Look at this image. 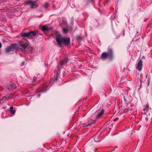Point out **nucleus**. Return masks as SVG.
<instances>
[{"mask_svg": "<svg viewBox=\"0 0 152 152\" xmlns=\"http://www.w3.org/2000/svg\"><path fill=\"white\" fill-rule=\"evenodd\" d=\"M56 40L59 45H61L62 43L67 45L70 42V39L69 38L62 37L61 35H60L57 36L56 37Z\"/></svg>", "mask_w": 152, "mask_h": 152, "instance_id": "obj_1", "label": "nucleus"}, {"mask_svg": "<svg viewBox=\"0 0 152 152\" xmlns=\"http://www.w3.org/2000/svg\"><path fill=\"white\" fill-rule=\"evenodd\" d=\"M108 53L104 52L101 55V58L102 59H105L108 58L112 59L113 58V51L112 49L109 47L108 48Z\"/></svg>", "mask_w": 152, "mask_h": 152, "instance_id": "obj_2", "label": "nucleus"}, {"mask_svg": "<svg viewBox=\"0 0 152 152\" xmlns=\"http://www.w3.org/2000/svg\"><path fill=\"white\" fill-rule=\"evenodd\" d=\"M20 45L22 47L24 50H26L28 47L29 45V42L27 40L23 39L22 40L18 42Z\"/></svg>", "mask_w": 152, "mask_h": 152, "instance_id": "obj_3", "label": "nucleus"}, {"mask_svg": "<svg viewBox=\"0 0 152 152\" xmlns=\"http://www.w3.org/2000/svg\"><path fill=\"white\" fill-rule=\"evenodd\" d=\"M17 45L16 43L12 44L10 46L7 47L5 49L6 53H9L14 51L16 49Z\"/></svg>", "mask_w": 152, "mask_h": 152, "instance_id": "obj_4", "label": "nucleus"}, {"mask_svg": "<svg viewBox=\"0 0 152 152\" xmlns=\"http://www.w3.org/2000/svg\"><path fill=\"white\" fill-rule=\"evenodd\" d=\"M49 87L47 85H43L37 89V93L45 92L49 88Z\"/></svg>", "mask_w": 152, "mask_h": 152, "instance_id": "obj_5", "label": "nucleus"}, {"mask_svg": "<svg viewBox=\"0 0 152 152\" xmlns=\"http://www.w3.org/2000/svg\"><path fill=\"white\" fill-rule=\"evenodd\" d=\"M26 4L29 5L31 9L35 8L37 6V2L34 1H27L26 2Z\"/></svg>", "mask_w": 152, "mask_h": 152, "instance_id": "obj_6", "label": "nucleus"}, {"mask_svg": "<svg viewBox=\"0 0 152 152\" xmlns=\"http://www.w3.org/2000/svg\"><path fill=\"white\" fill-rule=\"evenodd\" d=\"M142 61L141 60H139L136 65L137 69L139 71H141L142 69Z\"/></svg>", "mask_w": 152, "mask_h": 152, "instance_id": "obj_7", "label": "nucleus"}, {"mask_svg": "<svg viewBox=\"0 0 152 152\" xmlns=\"http://www.w3.org/2000/svg\"><path fill=\"white\" fill-rule=\"evenodd\" d=\"M104 110H102L100 113H99L98 114H97L98 113L96 112V114H97V115L96 116L97 117V118H98L100 117L101 116L103 115V113H104Z\"/></svg>", "mask_w": 152, "mask_h": 152, "instance_id": "obj_8", "label": "nucleus"}, {"mask_svg": "<svg viewBox=\"0 0 152 152\" xmlns=\"http://www.w3.org/2000/svg\"><path fill=\"white\" fill-rule=\"evenodd\" d=\"M16 88L15 85V84L10 85L8 86L7 88L9 90H10L15 88Z\"/></svg>", "mask_w": 152, "mask_h": 152, "instance_id": "obj_9", "label": "nucleus"}, {"mask_svg": "<svg viewBox=\"0 0 152 152\" xmlns=\"http://www.w3.org/2000/svg\"><path fill=\"white\" fill-rule=\"evenodd\" d=\"M67 61L68 59L65 58L63 60L61 61L60 64L61 65L63 66L64 65L66 64L67 63Z\"/></svg>", "mask_w": 152, "mask_h": 152, "instance_id": "obj_10", "label": "nucleus"}, {"mask_svg": "<svg viewBox=\"0 0 152 152\" xmlns=\"http://www.w3.org/2000/svg\"><path fill=\"white\" fill-rule=\"evenodd\" d=\"M67 61L68 59L65 58L63 60L61 61L60 64L61 65L63 66L64 65L66 64L67 63Z\"/></svg>", "mask_w": 152, "mask_h": 152, "instance_id": "obj_11", "label": "nucleus"}, {"mask_svg": "<svg viewBox=\"0 0 152 152\" xmlns=\"http://www.w3.org/2000/svg\"><path fill=\"white\" fill-rule=\"evenodd\" d=\"M30 35V33L29 32L28 33H25L22 34L21 36L23 37H28Z\"/></svg>", "mask_w": 152, "mask_h": 152, "instance_id": "obj_12", "label": "nucleus"}, {"mask_svg": "<svg viewBox=\"0 0 152 152\" xmlns=\"http://www.w3.org/2000/svg\"><path fill=\"white\" fill-rule=\"evenodd\" d=\"M49 28L45 26H43L42 28V30L43 31H47L49 30Z\"/></svg>", "mask_w": 152, "mask_h": 152, "instance_id": "obj_13", "label": "nucleus"}, {"mask_svg": "<svg viewBox=\"0 0 152 152\" xmlns=\"http://www.w3.org/2000/svg\"><path fill=\"white\" fill-rule=\"evenodd\" d=\"M9 99V97L8 96H4L2 97V100L5 101L8 100Z\"/></svg>", "mask_w": 152, "mask_h": 152, "instance_id": "obj_14", "label": "nucleus"}, {"mask_svg": "<svg viewBox=\"0 0 152 152\" xmlns=\"http://www.w3.org/2000/svg\"><path fill=\"white\" fill-rule=\"evenodd\" d=\"M29 32L30 33V35L32 34L33 36H34L36 34V32L34 31H31Z\"/></svg>", "mask_w": 152, "mask_h": 152, "instance_id": "obj_15", "label": "nucleus"}, {"mask_svg": "<svg viewBox=\"0 0 152 152\" xmlns=\"http://www.w3.org/2000/svg\"><path fill=\"white\" fill-rule=\"evenodd\" d=\"M63 32L65 33H66L68 31V30L65 28H64L63 29Z\"/></svg>", "mask_w": 152, "mask_h": 152, "instance_id": "obj_16", "label": "nucleus"}, {"mask_svg": "<svg viewBox=\"0 0 152 152\" xmlns=\"http://www.w3.org/2000/svg\"><path fill=\"white\" fill-rule=\"evenodd\" d=\"M49 4L48 3H47L45 4L44 6L45 8H47L49 6Z\"/></svg>", "mask_w": 152, "mask_h": 152, "instance_id": "obj_17", "label": "nucleus"}, {"mask_svg": "<svg viewBox=\"0 0 152 152\" xmlns=\"http://www.w3.org/2000/svg\"><path fill=\"white\" fill-rule=\"evenodd\" d=\"M56 77L55 78V80L57 81L58 79V74L57 73H56Z\"/></svg>", "mask_w": 152, "mask_h": 152, "instance_id": "obj_18", "label": "nucleus"}, {"mask_svg": "<svg viewBox=\"0 0 152 152\" xmlns=\"http://www.w3.org/2000/svg\"><path fill=\"white\" fill-rule=\"evenodd\" d=\"M82 37H81L80 36H78V39L79 40H82Z\"/></svg>", "mask_w": 152, "mask_h": 152, "instance_id": "obj_19", "label": "nucleus"}, {"mask_svg": "<svg viewBox=\"0 0 152 152\" xmlns=\"http://www.w3.org/2000/svg\"><path fill=\"white\" fill-rule=\"evenodd\" d=\"M11 113L13 114H14L15 113V111L14 110H11Z\"/></svg>", "mask_w": 152, "mask_h": 152, "instance_id": "obj_20", "label": "nucleus"}, {"mask_svg": "<svg viewBox=\"0 0 152 152\" xmlns=\"http://www.w3.org/2000/svg\"><path fill=\"white\" fill-rule=\"evenodd\" d=\"M148 107V104H147L145 107V108L144 109V110H145V109H147Z\"/></svg>", "mask_w": 152, "mask_h": 152, "instance_id": "obj_21", "label": "nucleus"}, {"mask_svg": "<svg viewBox=\"0 0 152 152\" xmlns=\"http://www.w3.org/2000/svg\"><path fill=\"white\" fill-rule=\"evenodd\" d=\"M94 140H95V141L96 142H98V141H97V139H96V137H95L94 138ZM99 142V140L98 141Z\"/></svg>", "mask_w": 152, "mask_h": 152, "instance_id": "obj_22", "label": "nucleus"}, {"mask_svg": "<svg viewBox=\"0 0 152 152\" xmlns=\"http://www.w3.org/2000/svg\"><path fill=\"white\" fill-rule=\"evenodd\" d=\"M92 123H93V122L92 121L91 122L89 123L88 124V125H87L86 126H89V125L91 124H92Z\"/></svg>", "mask_w": 152, "mask_h": 152, "instance_id": "obj_23", "label": "nucleus"}, {"mask_svg": "<svg viewBox=\"0 0 152 152\" xmlns=\"http://www.w3.org/2000/svg\"><path fill=\"white\" fill-rule=\"evenodd\" d=\"M13 107H10V109L11 110H12V109H13Z\"/></svg>", "mask_w": 152, "mask_h": 152, "instance_id": "obj_24", "label": "nucleus"}, {"mask_svg": "<svg viewBox=\"0 0 152 152\" xmlns=\"http://www.w3.org/2000/svg\"><path fill=\"white\" fill-rule=\"evenodd\" d=\"M37 95L38 96H40V95H39V94H38Z\"/></svg>", "mask_w": 152, "mask_h": 152, "instance_id": "obj_25", "label": "nucleus"}, {"mask_svg": "<svg viewBox=\"0 0 152 152\" xmlns=\"http://www.w3.org/2000/svg\"><path fill=\"white\" fill-rule=\"evenodd\" d=\"M1 103V101H0V104Z\"/></svg>", "mask_w": 152, "mask_h": 152, "instance_id": "obj_26", "label": "nucleus"}, {"mask_svg": "<svg viewBox=\"0 0 152 152\" xmlns=\"http://www.w3.org/2000/svg\"><path fill=\"white\" fill-rule=\"evenodd\" d=\"M149 83L148 82V85H149Z\"/></svg>", "mask_w": 152, "mask_h": 152, "instance_id": "obj_27", "label": "nucleus"}]
</instances>
